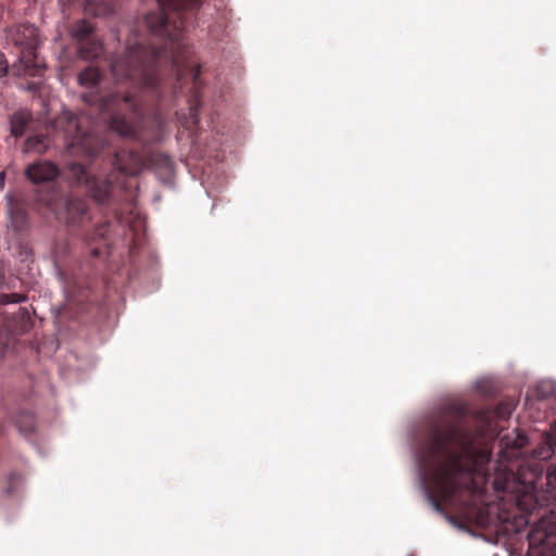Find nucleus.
<instances>
[{
    "mask_svg": "<svg viewBox=\"0 0 556 556\" xmlns=\"http://www.w3.org/2000/svg\"><path fill=\"white\" fill-rule=\"evenodd\" d=\"M9 214L16 229H21L27 222V212L18 201L10 200Z\"/></svg>",
    "mask_w": 556,
    "mask_h": 556,
    "instance_id": "nucleus-14",
    "label": "nucleus"
},
{
    "mask_svg": "<svg viewBox=\"0 0 556 556\" xmlns=\"http://www.w3.org/2000/svg\"><path fill=\"white\" fill-rule=\"evenodd\" d=\"M56 198H58L56 190L54 189V187L49 185L47 187L46 191L42 194L38 195V201L40 203H42L45 206L51 207L53 202L56 200Z\"/></svg>",
    "mask_w": 556,
    "mask_h": 556,
    "instance_id": "nucleus-18",
    "label": "nucleus"
},
{
    "mask_svg": "<svg viewBox=\"0 0 556 556\" xmlns=\"http://www.w3.org/2000/svg\"><path fill=\"white\" fill-rule=\"evenodd\" d=\"M25 175L35 185L50 184L60 175V170L52 162L40 161L27 166Z\"/></svg>",
    "mask_w": 556,
    "mask_h": 556,
    "instance_id": "nucleus-6",
    "label": "nucleus"
},
{
    "mask_svg": "<svg viewBox=\"0 0 556 556\" xmlns=\"http://www.w3.org/2000/svg\"><path fill=\"white\" fill-rule=\"evenodd\" d=\"M26 300V296L24 294L20 293H11L5 295V302L8 303H22Z\"/></svg>",
    "mask_w": 556,
    "mask_h": 556,
    "instance_id": "nucleus-22",
    "label": "nucleus"
},
{
    "mask_svg": "<svg viewBox=\"0 0 556 556\" xmlns=\"http://www.w3.org/2000/svg\"><path fill=\"white\" fill-rule=\"evenodd\" d=\"M102 79V73L93 66H87L77 75V81L81 87L93 89Z\"/></svg>",
    "mask_w": 556,
    "mask_h": 556,
    "instance_id": "nucleus-13",
    "label": "nucleus"
},
{
    "mask_svg": "<svg viewBox=\"0 0 556 556\" xmlns=\"http://www.w3.org/2000/svg\"><path fill=\"white\" fill-rule=\"evenodd\" d=\"M91 254L93 257H98L100 255V250L98 248H93L91 250Z\"/></svg>",
    "mask_w": 556,
    "mask_h": 556,
    "instance_id": "nucleus-26",
    "label": "nucleus"
},
{
    "mask_svg": "<svg viewBox=\"0 0 556 556\" xmlns=\"http://www.w3.org/2000/svg\"><path fill=\"white\" fill-rule=\"evenodd\" d=\"M205 0H157L159 8L144 16L147 29L162 40V47L141 39L128 41L122 54H192L185 33Z\"/></svg>",
    "mask_w": 556,
    "mask_h": 556,
    "instance_id": "nucleus-4",
    "label": "nucleus"
},
{
    "mask_svg": "<svg viewBox=\"0 0 556 556\" xmlns=\"http://www.w3.org/2000/svg\"><path fill=\"white\" fill-rule=\"evenodd\" d=\"M8 62L3 52L0 51V77H3L8 73Z\"/></svg>",
    "mask_w": 556,
    "mask_h": 556,
    "instance_id": "nucleus-23",
    "label": "nucleus"
},
{
    "mask_svg": "<svg viewBox=\"0 0 556 556\" xmlns=\"http://www.w3.org/2000/svg\"><path fill=\"white\" fill-rule=\"evenodd\" d=\"M515 406L514 400L507 399L493 410L471 412L466 403L453 402L429 420L427 450L435 464L427 496L437 511H443L444 504H456L463 492L471 496L479 491L475 476L486 478L491 451L477 447L476 440L495 435V420H506Z\"/></svg>",
    "mask_w": 556,
    "mask_h": 556,
    "instance_id": "nucleus-1",
    "label": "nucleus"
},
{
    "mask_svg": "<svg viewBox=\"0 0 556 556\" xmlns=\"http://www.w3.org/2000/svg\"><path fill=\"white\" fill-rule=\"evenodd\" d=\"M31 119L33 116L29 111L20 110L14 112L10 117V129L12 136L16 138L22 137Z\"/></svg>",
    "mask_w": 556,
    "mask_h": 556,
    "instance_id": "nucleus-11",
    "label": "nucleus"
},
{
    "mask_svg": "<svg viewBox=\"0 0 556 556\" xmlns=\"http://www.w3.org/2000/svg\"><path fill=\"white\" fill-rule=\"evenodd\" d=\"M528 438L520 432H517L514 437L504 435L501 439V444L504 445L503 456L504 457H516L519 451L527 444Z\"/></svg>",
    "mask_w": 556,
    "mask_h": 556,
    "instance_id": "nucleus-10",
    "label": "nucleus"
},
{
    "mask_svg": "<svg viewBox=\"0 0 556 556\" xmlns=\"http://www.w3.org/2000/svg\"><path fill=\"white\" fill-rule=\"evenodd\" d=\"M555 454L556 421L532 452L534 460H546ZM529 467L531 477L523 478L525 491L516 496L518 510L526 518V523L532 525L527 556H556V465L547 469L545 489L534 485L543 468L539 464Z\"/></svg>",
    "mask_w": 556,
    "mask_h": 556,
    "instance_id": "nucleus-3",
    "label": "nucleus"
},
{
    "mask_svg": "<svg viewBox=\"0 0 556 556\" xmlns=\"http://www.w3.org/2000/svg\"><path fill=\"white\" fill-rule=\"evenodd\" d=\"M71 35L77 43L97 36L94 34L93 24L87 20H79L75 22L71 27Z\"/></svg>",
    "mask_w": 556,
    "mask_h": 556,
    "instance_id": "nucleus-12",
    "label": "nucleus"
},
{
    "mask_svg": "<svg viewBox=\"0 0 556 556\" xmlns=\"http://www.w3.org/2000/svg\"><path fill=\"white\" fill-rule=\"evenodd\" d=\"M5 173H0V189L4 187Z\"/></svg>",
    "mask_w": 556,
    "mask_h": 556,
    "instance_id": "nucleus-25",
    "label": "nucleus"
},
{
    "mask_svg": "<svg viewBox=\"0 0 556 556\" xmlns=\"http://www.w3.org/2000/svg\"><path fill=\"white\" fill-rule=\"evenodd\" d=\"M199 106H200L199 98H198V94L195 93L193 97V100L190 104V115H191V118L193 119V123H198Z\"/></svg>",
    "mask_w": 556,
    "mask_h": 556,
    "instance_id": "nucleus-21",
    "label": "nucleus"
},
{
    "mask_svg": "<svg viewBox=\"0 0 556 556\" xmlns=\"http://www.w3.org/2000/svg\"><path fill=\"white\" fill-rule=\"evenodd\" d=\"M63 10L65 8L83 9L85 14L91 16H108L113 13L111 3L104 0H59Z\"/></svg>",
    "mask_w": 556,
    "mask_h": 556,
    "instance_id": "nucleus-7",
    "label": "nucleus"
},
{
    "mask_svg": "<svg viewBox=\"0 0 556 556\" xmlns=\"http://www.w3.org/2000/svg\"><path fill=\"white\" fill-rule=\"evenodd\" d=\"M504 478H496L493 481L494 489L497 492H507L509 490L510 480L514 478V469L505 470Z\"/></svg>",
    "mask_w": 556,
    "mask_h": 556,
    "instance_id": "nucleus-17",
    "label": "nucleus"
},
{
    "mask_svg": "<svg viewBox=\"0 0 556 556\" xmlns=\"http://www.w3.org/2000/svg\"><path fill=\"white\" fill-rule=\"evenodd\" d=\"M64 219L75 226H83L90 220L87 201L79 198L67 199L64 204Z\"/></svg>",
    "mask_w": 556,
    "mask_h": 556,
    "instance_id": "nucleus-8",
    "label": "nucleus"
},
{
    "mask_svg": "<svg viewBox=\"0 0 556 556\" xmlns=\"http://www.w3.org/2000/svg\"><path fill=\"white\" fill-rule=\"evenodd\" d=\"M7 42L18 51L17 62L12 71L17 76L41 77L45 73V62L37 54L39 45L38 28L33 24H17L5 31Z\"/></svg>",
    "mask_w": 556,
    "mask_h": 556,
    "instance_id": "nucleus-5",
    "label": "nucleus"
},
{
    "mask_svg": "<svg viewBox=\"0 0 556 556\" xmlns=\"http://www.w3.org/2000/svg\"><path fill=\"white\" fill-rule=\"evenodd\" d=\"M15 425L22 433L28 434L35 430V416L29 413H22L15 419Z\"/></svg>",
    "mask_w": 556,
    "mask_h": 556,
    "instance_id": "nucleus-16",
    "label": "nucleus"
},
{
    "mask_svg": "<svg viewBox=\"0 0 556 556\" xmlns=\"http://www.w3.org/2000/svg\"><path fill=\"white\" fill-rule=\"evenodd\" d=\"M23 480V477L21 473L18 472H11L8 477V488H7V493L8 494H12L15 489L17 488V485L22 482Z\"/></svg>",
    "mask_w": 556,
    "mask_h": 556,
    "instance_id": "nucleus-19",
    "label": "nucleus"
},
{
    "mask_svg": "<svg viewBox=\"0 0 556 556\" xmlns=\"http://www.w3.org/2000/svg\"><path fill=\"white\" fill-rule=\"evenodd\" d=\"M49 146V139L45 135H35L26 139L25 149L26 151H33L36 153H45Z\"/></svg>",
    "mask_w": 556,
    "mask_h": 556,
    "instance_id": "nucleus-15",
    "label": "nucleus"
},
{
    "mask_svg": "<svg viewBox=\"0 0 556 556\" xmlns=\"http://www.w3.org/2000/svg\"><path fill=\"white\" fill-rule=\"evenodd\" d=\"M84 119L85 117L65 111L54 119L53 127L55 131L63 134L71 153L90 159L105 154V163L110 170L104 178H100L84 164L73 162L67 165V178L72 184L85 186L97 203L108 204L114 201L116 193L122 190L125 177L136 172L130 164L135 162V155L125 150L113 151L106 148L104 139L83 127Z\"/></svg>",
    "mask_w": 556,
    "mask_h": 556,
    "instance_id": "nucleus-2",
    "label": "nucleus"
},
{
    "mask_svg": "<svg viewBox=\"0 0 556 556\" xmlns=\"http://www.w3.org/2000/svg\"><path fill=\"white\" fill-rule=\"evenodd\" d=\"M67 243H63L62 247L56 245L54 253L56 258H62L66 254Z\"/></svg>",
    "mask_w": 556,
    "mask_h": 556,
    "instance_id": "nucleus-24",
    "label": "nucleus"
},
{
    "mask_svg": "<svg viewBox=\"0 0 556 556\" xmlns=\"http://www.w3.org/2000/svg\"><path fill=\"white\" fill-rule=\"evenodd\" d=\"M109 223H102L98 225L93 231V233L88 238V240L94 241L96 239H104L106 236V232L109 230Z\"/></svg>",
    "mask_w": 556,
    "mask_h": 556,
    "instance_id": "nucleus-20",
    "label": "nucleus"
},
{
    "mask_svg": "<svg viewBox=\"0 0 556 556\" xmlns=\"http://www.w3.org/2000/svg\"><path fill=\"white\" fill-rule=\"evenodd\" d=\"M78 45V56L85 61H91L101 56L104 52L103 42L97 37L84 40Z\"/></svg>",
    "mask_w": 556,
    "mask_h": 556,
    "instance_id": "nucleus-9",
    "label": "nucleus"
}]
</instances>
